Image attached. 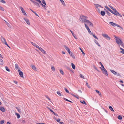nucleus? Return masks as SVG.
<instances>
[{
	"instance_id": "603ef678",
	"label": "nucleus",
	"mask_w": 124,
	"mask_h": 124,
	"mask_svg": "<svg viewBox=\"0 0 124 124\" xmlns=\"http://www.w3.org/2000/svg\"><path fill=\"white\" fill-rule=\"evenodd\" d=\"M51 69L53 71H54L55 70V68L54 67H52Z\"/></svg>"
},
{
	"instance_id": "39448f33",
	"label": "nucleus",
	"mask_w": 124,
	"mask_h": 124,
	"mask_svg": "<svg viewBox=\"0 0 124 124\" xmlns=\"http://www.w3.org/2000/svg\"><path fill=\"white\" fill-rule=\"evenodd\" d=\"M89 24V25L92 26H93L92 23L89 21L87 20H86V21H85L84 23L85 25V24Z\"/></svg>"
},
{
	"instance_id": "2f4dec72",
	"label": "nucleus",
	"mask_w": 124,
	"mask_h": 124,
	"mask_svg": "<svg viewBox=\"0 0 124 124\" xmlns=\"http://www.w3.org/2000/svg\"><path fill=\"white\" fill-rule=\"evenodd\" d=\"M91 34L95 38L97 39H98V38L97 37H96L95 35L93 34V33H91Z\"/></svg>"
},
{
	"instance_id": "aec40b11",
	"label": "nucleus",
	"mask_w": 124,
	"mask_h": 124,
	"mask_svg": "<svg viewBox=\"0 0 124 124\" xmlns=\"http://www.w3.org/2000/svg\"><path fill=\"white\" fill-rule=\"evenodd\" d=\"M109 23L111 25L113 26V27H114L115 26V23H114L113 22H110Z\"/></svg>"
},
{
	"instance_id": "ddd939ff",
	"label": "nucleus",
	"mask_w": 124,
	"mask_h": 124,
	"mask_svg": "<svg viewBox=\"0 0 124 124\" xmlns=\"http://www.w3.org/2000/svg\"><path fill=\"white\" fill-rule=\"evenodd\" d=\"M18 71L19 72V74L20 77H23V73L21 71H20L19 69L18 70Z\"/></svg>"
},
{
	"instance_id": "de8ad7c7",
	"label": "nucleus",
	"mask_w": 124,
	"mask_h": 124,
	"mask_svg": "<svg viewBox=\"0 0 124 124\" xmlns=\"http://www.w3.org/2000/svg\"><path fill=\"white\" fill-rule=\"evenodd\" d=\"M64 99L66 101H68L69 102H72L71 101L68 100V99H66V98H64Z\"/></svg>"
},
{
	"instance_id": "9d476101",
	"label": "nucleus",
	"mask_w": 124,
	"mask_h": 124,
	"mask_svg": "<svg viewBox=\"0 0 124 124\" xmlns=\"http://www.w3.org/2000/svg\"><path fill=\"white\" fill-rule=\"evenodd\" d=\"M113 11H113V13H112L116 16H117L119 14L118 12L116 9Z\"/></svg>"
},
{
	"instance_id": "49530a36",
	"label": "nucleus",
	"mask_w": 124,
	"mask_h": 124,
	"mask_svg": "<svg viewBox=\"0 0 124 124\" xmlns=\"http://www.w3.org/2000/svg\"><path fill=\"white\" fill-rule=\"evenodd\" d=\"M0 9L1 10L3 11H4V8H3L1 6H0Z\"/></svg>"
},
{
	"instance_id": "c03bdc74",
	"label": "nucleus",
	"mask_w": 124,
	"mask_h": 124,
	"mask_svg": "<svg viewBox=\"0 0 124 124\" xmlns=\"http://www.w3.org/2000/svg\"><path fill=\"white\" fill-rule=\"evenodd\" d=\"M60 73H61V74H62V75H63L64 72H63V71L62 70H60Z\"/></svg>"
},
{
	"instance_id": "f03ea898",
	"label": "nucleus",
	"mask_w": 124,
	"mask_h": 124,
	"mask_svg": "<svg viewBox=\"0 0 124 124\" xmlns=\"http://www.w3.org/2000/svg\"><path fill=\"white\" fill-rule=\"evenodd\" d=\"M86 17L85 16H80V18L79 19V20L80 21H81L83 23L86 20Z\"/></svg>"
},
{
	"instance_id": "b1692460",
	"label": "nucleus",
	"mask_w": 124,
	"mask_h": 124,
	"mask_svg": "<svg viewBox=\"0 0 124 124\" xmlns=\"http://www.w3.org/2000/svg\"><path fill=\"white\" fill-rule=\"evenodd\" d=\"M31 68L35 71H37L36 68L34 65H32L31 66Z\"/></svg>"
},
{
	"instance_id": "58836bf2",
	"label": "nucleus",
	"mask_w": 124,
	"mask_h": 124,
	"mask_svg": "<svg viewBox=\"0 0 124 124\" xmlns=\"http://www.w3.org/2000/svg\"><path fill=\"white\" fill-rule=\"evenodd\" d=\"M15 68L16 69H17L19 68L18 65L17 64H15Z\"/></svg>"
},
{
	"instance_id": "79ce46f5",
	"label": "nucleus",
	"mask_w": 124,
	"mask_h": 124,
	"mask_svg": "<svg viewBox=\"0 0 124 124\" xmlns=\"http://www.w3.org/2000/svg\"><path fill=\"white\" fill-rule=\"evenodd\" d=\"M0 2L4 4H5L6 3L5 1L3 0H0Z\"/></svg>"
},
{
	"instance_id": "5701e85b",
	"label": "nucleus",
	"mask_w": 124,
	"mask_h": 124,
	"mask_svg": "<svg viewBox=\"0 0 124 124\" xmlns=\"http://www.w3.org/2000/svg\"><path fill=\"white\" fill-rule=\"evenodd\" d=\"M0 110L3 112H4L5 111V108L3 107H1L0 108Z\"/></svg>"
},
{
	"instance_id": "13d9d810",
	"label": "nucleus",
	"mask_w": 124,
	"mask_h": 124,
	"mask_svg": "<svg viewBox=\"0 0 124 124\" xmlns=\"http://www.w3.org/2000/svg\"><path fill=\"white\" fill-rule=\"evenodd\" d=\"M66 50L68 51L69 53L71 52L70 49L69 48Z\"/></svg>"
},
{
	"instance_id": "c756f323",
	"label": "nucleus",
	"mask_w": 124,
	"mask_h": 124,
	"mask_svg": "<svg viewBox=\"0 0 124 124\" xmlns=\"http://www.w3.org/2000/svg\"><path fill=\"white\" fill-rule=\"evenodd\" d=\"M79 49H80V50L81 51L82 54H83V56H84L85 55V54L84 53V52H83V51L82 50V49H81V48H80V47H79Z\"/></svg>"
},
{
	"instance_id": "0e129e2a",
	"label": "nucleus",
	"mask_w": 124,
	"mask_h": 124,
	"mask_svg": "<svg viewBox=\"0 0 124 124\" xmlns=\"http://www.w3.org/2000/svg\"><path fill=\"white\" fill-rule=\"evenodd\" d=\"M56 120L57 121V122H60V119L59 118L58 119Z\"/></svg>"
},
{
	"instance_id": "a18cd8bd",
	"label": "nucleus",
	"mask_w": 124,
	"mask_h": 124,
	"mask_svg": "<svg viewBox=\"0 0 124 124\" xmlns=\"http://www.w3.org/2000/svg\"><path fill=\"white\" fill-rule=\"evenodd\" d=\"M80 77L82 78H83V79H85L84 77V76L82 75L81 74H80Z\"/></svg>"
},
{
	"instance_id": "4be33fe9",
	"label": "nucleus",
	"mask_w": 124,
	"mask_h": 124,
	"mask_svg": "<svg viewBox=\"0 0 124 124\" xmlns=\"http://www.w3.org/2000/svg\"><path fill=\"white\" fill-rule=\"evenodd\" d=\"M95 91L101 97V93L98 91L96 90Z\"/></svg>"
},
{
	"instance_id": "774afa93",
	"label": "nucleus",
	"mask_w": 124,
	"mask_h": 124,
	"mask_svg": "<svg viewBox=\"0 0 124 124\" xmlns=\"http://www.w3.org/2000/svg\"><path fill=\"white\" fill-rule=\"evenodd\" d=\"M118 16H119L120 17H122V15H120V14L119 13L118 14Z\"/></svg>"
},
{
	"instance_id": "052dcab7",
	"label": "nucleus",
	"mask_w": 124,
	"mask_h": 124,
	"mask_svg": "<svg viewBox=\"0 0 124 124\" xmlns=\"http://www.w3.org/2000/svg\"><path fill=\"white\" fill-rule=\"evenodd\" d=\"M33 13L37 16L39 17V15L35 12H33Z\"/></svg>"
},
{
	"instance_id": "bf43d9fd",
	"label": "nucleus",
	"mask_w": 124,
	"mask_h": 124,
	"mask_svg": "<svg viewBox=\"0 0 124 124\" xmlns=\"http://www.w3.org/2000/svg\"><path fill=\"white\" fill-rule=\"evenodd\" d=\"M36 1L38 2L39 3H40L41 2V1L40 0H35Z\"/></svg>"
},
{
	"instance_id": "4d7b16f0",
	"label": "nucleus",
	"mask_w": 124,
	"mask_h": 124,
	"mask_svg": "<svg viewBox=\"0 0 124 124\" xmlns=\"http://www.w3.org/2000/svg\"><path fill=\"white\" fill-rule=\"evenodd\" d=\"M64 47L66 50L67 49H68L69 48L66 46H64Z\"/></svg>"
},
{
	"instance_id": "473e14b6",
	"label": "nucleus",
	"mask_w": 124,
	"mask_h": 124,
	"mask_svg": "<svg viewBox=\"0 0 124 124\" xmlns=\"http://www.w3.org/2000/svg\"><path fill=\"white\" fill-rule=\"evenodd\" d=\"M71 66H72V68L73 69H75V66L74 65V64H73V63H71Z\"/></svg>"
},
{
	"instance_id": "6ab92c4d",
	"label": "nucleus",
	"mask_w": 124,
	"mask_h": 124,
	"mask_svg": "<svg viewBox=\"0 0 124 124\" xmlns=\"http://www.w3.org/2000/svg\"><path fill=\"white\" fill-rule=\"evenodd\" d=\"M49 109L51 112H52L55 115L57 116H58V115L56 113H55L51 109L49 108Z\"/></svg>"
},
{
	"instance_id": "cd10ccee",
	"label": "nucleus",
	"mask_w": 124,
	"mask_h": 124,
	"mask_svg": "<svg viewBox=\"0 0 124 124\" xmlns=\"http://www.w3.org/2000/svg\"><path fill=\"white\" fill-rule=\"evenodd\" d=\"M3 64V60L0 59V64L1 65H2Z\"/></svg>"
},
{
	"instance_id": "393cba45",
	"label": "nucleus",
	"mask_w": 124,
	"mask_h": 124,
	"mask_svg": "<svg viewBox=\"0 0 124 124\" xmlns=\"http://www.w3.org/2000/svg\"><path fill=\"white\" fill-rule=\"evenodd\" d=\"M94 41L95 43L99 46H100V45L98 43V41L97 40H94Z\"/></svg>"
},
{
	"instance_id": "c9c22d12",
	"label": "nucleus",
	"mask_w": 124,
	"mask_h": 124,
	"mask_svg": "<svg viewBox=\"0 0 124 124\" xmlns=\"http://www.w3.org/2000/svg\"><path fill=\"white\" fill-rule=\"evenodd\" d=\"M109 108L111 111H114V110L113 109V108L111 106H109Z\"/></svg>"
},
{
	"instance_id": "0eeeda50",
	"label": "nucleus",
	"mask_w": 124,
	"mask_h": 124,
	"mask_svg": "<svg viewBox=\"0 0 124 124\" xmlns=\"http://www.w3.org/2000/svg\"><path fill=\"white\" fill-rule=\"evenodd\" d=\"M35 5H36V6H37L38 7H40V6L39 4L36 2L34 1L33 0H30Z\"/></svg>"
},
{
	"instance_id": "f8f14e48",
	"label": "nucleus",
	"mask_w": 124,
	"mask_h": 124,
	"mask_svg": "<svg viewBox=\"0 0 124 124\" xmlns=\"http://www.w3.org/2000/svg\"><path fill=\"white\" fill-rule=\"evenodd\" d=\"M1 39L2 42L5 44V42H6L5 39L3 37L1 36Z\"/></svg>"
},
{
	"instance_id": "09e8293b",
	"label": "nucleus",
	"mask_w": 124,
	"mask_h": 124,
	"mask_svg": "<svg viewBox=\"0 0 124 124\" xmlns=\"http://www.w3.org/2000/svg\"><path fill=\"white\" fill-rule=\"evenodd\" d=\"M122 117L121 116L119 115L118 116V119H119L121 120L122 119Z\"/></svg>"
},
{
	"instance_id": "3c124183",
	"label": "nucleus",
	"mask_w": 124,
	"mask_h": 124,
	"mask_svg": "<svg viewBox=\"0 0 124 124\" xmlns=\"http://www.w3.org/2000/svg\"><path fill=\"white\" fill-rule=\"evenodd\" d=\"M86 86H87L88 87V88H90V86H89L88 83L87 82H86Z\"/></svg>"
},
{
	"instance_id": "bb28decb",
	"label": "nucleus",
	"mask_w": 124,
	"mask_h": 124,
	"mask_svg": "<svg viewBox=\"0 0 124 124\" xmlns=\"http://www.w3.org/2000/svg\"><path fill=\"white\" fill-rule=\"evenodd\" d=\"M70 94H71V95H72V96H73L74 97H75L76 98H77V99H79V97L78 96H77L76 95H74V94H73L72 93H71Z\"/></svg>"
},
{
	"instance_id": "4468645a",
	"label": "nucleus",
	"mask_w": 124,
	"mask_h": 124,
	"mask_svg": "<svg viewBox=\"0 0 124 124\" xmlns=\"http://www.w3.org/2000/svg\"><path fill=\"white\" fill-rule=\"evenodd\" d=\"M31 43L34 46L37 48H38L39 47L37 45V44H35L34 43L31 42Z\"/></svg>"
},
{
	"instance_id": "6e6d98bb",
	"label": "nucleus",
	"mask_w": 124,
	"mask_h": 124,
	"mask_svg": "<svg viewBox=\"0 0 124 124\" xmlns=\"http://www.w3.org/2000/svg\"><path fill=\"white\" fill-rule=\"evenodd\" d=\"M99 64L101 65V67H102V68H103L104 67L103 65V64H102V63H101V62H99Z\"/></svg>"
},
{
	"instance_id": "5fc2aeb1",
	"label": "nucleus",
	"mask_w": 124,
	"mask_h": 124,
	"mask_svg": "<svg viewBox=\"0 0 124 124\" xmlns=\"http://www.w3.org/2000/svg\"><path fill=\"white\" fill-rule=\"evenodd\" d=\"M4 122V120H2L0 121V123L1 124H3Z\"/></svg>"
},
{
	"instance_id": "6e6552de",
	"label": "nucleus",
	"mask_w": 124,
	"mask_h": 124,
	"mask_svg": "<svg viewBox=\"0 0 124 124\" xmlns=\"http://www.w3.org/2000/svg\"><path fill=\"white\" fill-rule=\"evenodd\" d=\"M38 49L41 52L43 53L44 54H46V52L44 51L43 49L41 47H39Z\"/></svg>"
},
{
	"instance_id": "4c0bfd02",
	"label": "nucleus",
	"mask_w": 124,
	"mask_h": 124,
	"mask_svg": "<svg viewBox=\"0 0 124 124\" xmlns=\"http://www.w3.org/2000/svg\"><path fill=\"white\" fill-rule=\"evenodd\" d=\"M4 21L5 22L7 25L9 27H10V25L5 20H4Z\"/></svg>"
},
{
	"instance_id": "8fccbe9b",
	"label": "nucleus",
	"mask_w": 124,
	"mask_h": 124,
	"mask_svg": "<svg viewBox=\"0 0 124 124\" xmlns=\"http://www.w3.org/2000/svg\"><path fill=\"white\" fill-rule=\"evenodd\" d=\"M65 91L67 93H69V92L67 90V89L66 88H65Z\"/></svg>"
},
{
	"instance_id": "a19ab883",
	"label": "nucleus",
	"mask_w": 124,
	"mask_h": 124,
	"mask_svg": "<svg viewBox=\"0 0 124 124\" xmlns=\"http://www.w3.org/2000/svg\"><path fill=\"white\" fill-rule=\"evenodd\" d=\"M116 26L118 27H119V28H121L122 29H123L122 28V27H121L119 25H118L116 24H115V26Z\"/></svg>"
},
{
	"instance_id": "7ed1b4c3",
	"label": "nucleus",
	"mask_w": 124,
	"mask_h": 124,
	"mask_svg": "<svg viewBox=\"0 0 124 124\" xmlns=\"http://www.w3.org/2000/svg\"><path fill=\"white\" fill-rule=\"evenodd\" d=\"M100 68L101 69L103 73L104 74H105L106 76H108V74L107 73V71L104 68V67L102 68H101V67H100Z\"/></svg>"
},
{
	"instance_id": "69168bd1",
	"label": "nucleus",
	"mask_w": 124,
	"mask_h": 124,
	"mask_svg": "<svg viewBox=\"0 0 124 124\" xmlns=\"http://www.w3.org/2000/svg\"><path fill=\"white\" fill-rule=\"evenodd\" d=\"M107 13L108 14V15L109 16H110V15L111 14L108 11H107Z\"/></svg>"
},
{
	"instance_id": "9b49d317",
	"label": "nucleus",
	"mask_w": 124,
	"mask_h": 124,
	"mask_svg": "<svg viewBox=\"0 0 124 124\" xmlns=\"http://www.w3.org/2000/svg\"><path fill=\"white\" fill-rule=\"evenodd\" d=\"M85 26L87 29V30L88 32L90 34H91V31H90V30L89 27L87 26V25L86 24H85Z\"/></svg>"
},
{
	"instance_id": "f3484780",
	"label": "nucleus",
	"mask_w": 124,
	"mask_h": 124,
	"mask_svg": "<svg viewBox=\"0 0 124 124\" xmlns=\"http://www.w3.org/2000/svg\"><path fill=\"white\" fill-rule=\"evenodd\" d=\"M24 19L28 25H30L29 20L28 19L25 18H24Z\"/></svg>"
},
{
	"instance_id": "1a4fd4ad",
	"label": "nucleus",
	"mask_w": 124,
	"mask_h": 124,
	"mask_svg": "<svg viewBox=\"0 0 124 124\" xmlns=\"http://www.w3.org/2000/svg\"><path fill=\"white\" fill-rule=\"evenodd\" d=\"M20 9L23 14L25 15H26V14L25 13L23 8L21 7H20Z\"/></svg>"
},
{
	"instance_id": "f704fd0d",
	"label": "nucleus",
	"mask_w": 124,
	"mask_h": 124,
	"mask_svg": "<svg viewBox=\"0 0 124 124\" xmlns=\"http://www.w3.org/2000/svg\"><path fill=\"white\" fill-rule=\"evenodd\" d=\"M5 68L6 70L8 71V72H10V70H9V69H8V67H7V66H5Z\"/></svg>"
},
{
	"instance_id": "72a5a7b5",
	"label": "nucleus",
	"mask_w": 124,
	"mask_h": 124,
	"mask_svg": "<svg viewBox=\"0 0 124 124\" xmlns=\"http://www.w3.org/2000/svg\"><path fill=\"white\" fill-rule=\"evenodd\" d=\"M80 102L81 103L83 104H84L86 105H87L86 103L83 100L82 101H81Z\"/></svg>"
},
{
	"instance_id": "e2e57ef3",
	"label": "nucleus",
	"mask_w": 124,
	"mask_h": 124,
	"mask_svg": "<svg viewBox=\"0 0 124 124\" xmlns=\"http://www.w3.org/2000/svg\"><path fill=\"white\" fill-rule=\"evenodd\" d=\"M110 8L111 9H112L113 11L115 9L112 6Z\"/></svg>"
},
{
	"instance_id": "a211bd4d",
	"label": "nucleus",
	"mask_w": 124,
	"mask_h": 124,
	"mask_svg": "<svg viewBox=\"0 0 124 124\" xmlns=\"http://www.w3.org/2000/svg\"><path fill=\"white\" fill-rule=\"evenodd\" d=\"M69 54L73 58L75 59V56L72 52H70V53H69Z\"/></svg>"
},
{
	"instance_id": "864d4df0",
	"label": "nucleus",
	"mask_w": 124,
	"mask_h": 124,
	"mask_svg": "<svg viewBox=\"0 0 124 124\" xmlns=\"http://www.w3.org/2000/svg\"><path fill=\"white\" fill-rule=\"evenodd\" d=\"M42 7L45 9H46V6H45V5H44L43 4V5H42Z\"/></svg>"
},
{
	"instance_id": "ea45409f",
	"label": "nucleus",
	"mask_w": 124,
	"mask_h": 124,
	"mask_svg": "<svg viewBox=\"0 0 124 124\" xmlns=\"http://www.w3.org/2000/svg\"><path fill=\"white\" fill-rule=\"evenodd\" d=\"M42 0V3L43 4H44L46 6V3L45 0Z\"/></svg>"
},
{
	"instance_id": "338daca9",
	"label": "nucleus",
	"mask_w": 124,
	"mask_h": 124,
	"mask_svg": "<svg viewBox=\"0 0 124 124\" xmlns=\"http://www.w3.org/2000/svg\"><path fill=\"white\" fill-rule=\"evenodd\" d=\"M36 123L37 124H45L44 123Z\"/></svg>"
},
{
	"instance_id": "c85d7f7f",
	"label": "nucleus",
	"mask_w": 124,
	"mask_h": 124,
	"mask_svg": "<svg viewBox=\"0 0 124 124\" xmlns=\"http://www.w3.org/2000/svg\"><path fill=\"white\" fill-rule=\"evenodd\" d=\"M120 49L121 50V53L124 54V50L121 47L120 48Z\"/></svg>"
},
{
	"instance_id": "e433bc0d",
	"label": "nucleus",
	"mask_w": 124,
	"mask_h": 124,
	"mask_svg": "<svg viewBox=\"0 0 124 124\" xmlns=\"http://www.w3.org/2000/svg\"><path fill=\"white\" fill-rule=\"evenodd\" d=\"M16 108L19 113L21 112V110L20 108L17 107H16Z\"/></svg>"
},
{
	"instance_id": "20e7f679",
	"label": "nucleus",
	"mask_w": 124,
	"mask_h": 124,
	"mask_svg": "<svg viewBox=\"0 0 124 124\" xmlns=\"http://www.w3.org/2000/svg\"><path fill=\"white\" fill-rule=\"evenodd\" d=\"M103 36L106 38V39L108 40H110V38L108 35L106 34H103L102 35Z\"/></svg>"
},
{
	"instance_id": "423d86ee",
	"label": "nucleus",
	"mask_w": 124,
	"mask_h": 124,
	"mask_svg": "<svg viewBox=\"0 0 124 124\" xmlns=\"http://www.w3.org/2000/svg\"><path fill=\"white\" fill-rule=\"evenodd\" d=\"M110 71H111V72L114 75H118V76H120V74L116 72V71H114V70H111V69H110Z\"/></svg>"
},
{
	"instance_id": "a878e982",
	"label": "nucleus",
	"mask_w": 124,
	"mask_h": 124,
	"mask_svg": "<svg viewBox=\"0 0 124 124\" xmlns=\"http://www.w3.org/2000/svg\"><path fill=\"white\" fill-rule=\"evenodd\" d=\"M60 2L62 3L63 5L64 6H65V4L63 0H59Z\"/></svg>"
},
{
	"instance_id": "37998d69",
	"label": "nucleus",
	"mask_w": 124,
	"mask_h": 124,
	"mask_svg": "<svg viewBox=\"0 0 124 124\" xmlns=\"http://www.w3.org/2000/svg\"><path fill=\"white\" fill-rule=\"evenodd\" d=\"M57 94L60 96H61V93L60 92V91H57Z\"/></svg>"
},
{
	"instance_id": "2eb2a0df",
	"label": "nucleus",
	"mask_w": 124,
	"mask_h": 124,
	"mask_svg": "<svg viewBox=\"0 0 124 124\" xmlns=\"http://www.w3.org/2000/svg\"><path fill=\"white\" fill-rule=\"evenodd\" d=\"M105 8L107 9L110 12L112 13H113V11H112V10H111L107 6H105Z\"/></svg>"
},
{
	"instance_id": "412c9836",
	"label": "nucleus",
	"mask_w": 124,
	"mask_h": 124,
	"mask_svg": "<svg viewBox=\"0 0 124 124\" xmlns=\"http://www.w3.org/2000/svg\"><path fill=\"white\" fill-rule=\"evenodd\" d=\"M101 14L102 16H104L105 14V12L104 11H102L101 12Z\"/></svg>"
},
{
	"instance_id": "680f3d73",
	"label": "nucleus",
	"mask_w": 124,
	"mask_h": 124,
	"mask_svg": "<svg viewBox=\"0 0 124 124\" xmlns=\"http://www.w3.org/2000/svg\"><path fill=\"white\" fill-rule=\"evenodd\" d=\"M5 44L7 45L8 47H9V48H10V47L9 46L7 42H5Z\"/></svg>"
},
{
	"instance_id": "f257e3e1",
	"label": "nucleus",
	"mask_w": 124,
	"mask_h": 124,
	"mask_svg": "<svg viewBox=\"0 0 124 124\" xmlns=\"http://www.w3.org/2000/svg\"><path fill=\"white\" fill-rule=\"evenodd\" d=\"M114 37L116 39V43L119 45H123V42L121 39L115 36Z\"/></svg>"
},
{
	"instance_id": "dca6fc26",
	"label": "nucleus",
	"mask_w": 124,
	"mask_h": 124,
	"mask_svg": "<svg viewBox=\"0 0 124 124\" xmlns=\"http://www.w3.org/2000/svg\"><path fill=\"white\" fill-rule=\"evenodd\" d=\"M94 5H95V6L96 7V8H97V11L98 10L99 11V9L98 8V7H102L100 5H99V4H95Z\"/></svg>"
},
{
	"instance_id": "7c9ffc66",
	"label": "nucleus",
	"mask_w": 124,
	"mask_h": 124,
	"mask_svg": "<svg viewBox=\"0 0 124 124\" xmlns=\"http://www.w3.org/2000/svg\"><path fill=\"white\" fill-rule=\"evenodd\" d=\"M16 114L17 116V118L18 119L20 117V116L19 114L17 113H16Z\"/></svg>"
}]
</instances>
